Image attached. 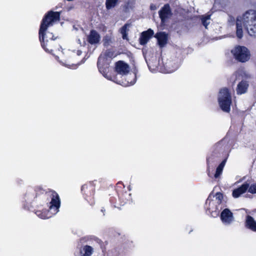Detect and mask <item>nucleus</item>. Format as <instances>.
<instances>
[{
	"label": "nucleus",
	"instance_id": "nucleus-1",
	"mask_svg": "<svg viewBox=\"0 0 256 256\" xmlns=\"http://www.w3.org/2000/svg\"><path fill=\"white\" fill-rule=\"evenodd\" d=\"M60 18V12H49L43 18L39 30V38L41 42L42 46L46 51H50L46 48L48 42L50 40H52L56 38H54V36L52 33L47 31L48 28L52 26L56 22H58Z\"/></svg>",
	"mask_w": 256,
	"mask_h": 256
},
{
	"label": "nucleus",
	"instance_id": "nucleus-2",
	"mask_svg": "<svg viewBox=\"0 0 256 256\" xmlns=\"http://www.w3.org/2000/svg\"><path fill=\"white\" fill-rule=\"evenodd\" d=\"M242 24L250 36H256V11L248 10L242 16L237 18L236 34L239 38L243 36Z\"/></svg>",
	"mask_w": 256,
	"mask_h": 256
},
{
	"label": "nucleus",
	"instance_id": "nucleus-3",
	"mask_svg": "<svg viewBox=\"0 0 256 256\" xmlns=\"http://www.w3.org/2000/svg\"><path fill=\"white\" fill-rule=\"evenodd\" d=\"M116 56V54L110 50H107L103 54H101L98 58V66L100 72L103 76L109 78L107 76L106 72L108 70V64L110 59Z\"/></svg>",
	"mask_w": 256,
	"mask_h": 256
},
{
	"label": "nucleus",
	"instance_id": "nucleus-4",
	"mask_svg": "<svg viewBox=\"0 0 256 256\" xmlns=\"http://www.w3.org/2000/svg\"><path fill=\"white\" fill-rule=\"evenodd\" d=\"M218 102L221 109L225 112L230 111V106L232 103V98L228 90L222 88L219 92Z\"/></svg>",
	"mask_w": 256,
	"mask_h": 256
},
{
	"label": "nucleus",
	"instance_id": "nucleus-5",
	"mask_svg": "<svg viewBox=\"0 0 256 256\" xmlns=\"http://www.w3.org/2000/svg\"><path fill=\"white\" fill-rule=\"evenodd\" d=\"M231 52L236 60L242 62L248 61L250 58V52L245 46H236L231 50Z\"/></svg>",
	"mask_w": 256,
	"mask_h": 256
},
{
	"label": "nucleus",
	"instance_id": "nucleus-6",
	"mask_svg": "<svg viewBox=\"0 0 256 256\" xmlns=\"http://www.w3.org/2000/svg\"><path fill=\"white\" fill-rule=\"evenodd\" d=\"M160 18L162 22L164 24L166 20L172 16V12L168 4H166L158 12Z\"/></svg>",
	"mask_w": 256,
	"mask_h": 256
},
{
	"label": "nucleus",
	"instance_id": "nucleus-7",
	"mask_svg": "<svg viewBox=\"0 0 256 256\" xmlns=\"http://www.w3.org/2000/svg\"><path fill=\"white\" fill-rule=\"evenodd\" d=\"M50 210L51 213L53 214H56L60 206V200L58 194L54 192L52 194V200L50 202Z\"/></svg>",
	"mask_w": 256,
	"mask_h": 256
},
{
	"label": "nucleus",
	"instance_id": "nucleus-8",
	"mask_svg": "<svg viewBox=\"0 0 256 256\" xmlns=\"http://www.w3.org/2000/svg\"><path fill=\"white\" fill-rule=\"evenodd\" d=\"M220 218L224 224H230L234 220L232 213L228 208L224 210L220 214Z\"/></svg>",
	"mask_w": 256,
	"mask_h": 256
},
{
	"label": "nucleus",
	"instance_id": "nucleus-9",
	"mask_svg": "<svg viewBox=\"0 0 256 256\" xmlns=\"http://www.w3.org/2000/svg\"><path fill=\"white\" fill-rule=\"evenodd\" d=\"M154 34L153 30L150 28L148 30L141 33L139 38L140 44L142 45L146 44L152 38Z\"/></svg>",
	"mask_w": 256,
	"mask_h": 256
},
{
	"label": "nucleus",
	"instance_id": "nucleus-10",
	"mask_svg": "<svg viewBox=\"0 0 256 256\" xmlns=\"http://www.w3.org/2000/svg\"><path fill=\"white\" fill-rule=\"evenodd\" d=\"M129 66L122 61H118L116 64V72L122 75H126L129 72Z\"/></svg>",
	"mask_w": 256,
	"mask_h": 256
},
{
	"label": "nucleus",
	"instance_id": "nucleus-11",
	"mask_svg": "<svg viewBox=\"0 0 256 256\" xmlns=\"http://www.w3.org/2000/svg\"><path fill=\"white\" fill-rule=\"evenodd\" d=\"M154 37L157 38L158 46L163 48L168 42V36L165 32H159L156 34Z\"/></svg>",
	"mask_w": 256,
	"mask_h": 256
},
{
	"label": "nucleus",
	"instance_id": "nucleus-12",
	"mask_svg": "<svg viewBox=\"0 0 256 256\" xmlns=\"http://www.w3.org/2000/svg\"><path fill=\"white\" fill-rule=\"evenodd\" d=\"M100 36L95 30H92L88 37V41L92 44H96L100 40Z\"/></svg>",
	"mask_w": 256,
	"mask_h": 256
},
{
	"label": "nucleus",
	"instance_id": "nucleus-13",
	"mask_svg": "<svg viewBox=\"0 0 256 256\" xmlns=\"http://www.w3.org/2000/svg\"><path fill=\"white\" fill-rule=\"evenodd\" d=\"M248 187L249 184L248 182L244 183L240 187L233 190L232 196L235 198H238L241 194L248 190Z\"/></svg>",
	"mask_w": 256,
	"mask_h": 256
},
{
	"label": "nucleus",
	"instance_id": "nucleus-14",
	"mask_svg": "<svg viewBox=\"0 0 256 256\" xmlns=\"http://www.w3.org/2000/svg\"><path fill=\"white\" fill-rule=\"evenodd\" d=\"M246 226L253 232H256V221L250 216H247L246 219Z\"/></svg>",
	"mask_w": 256,
	"mask_h": 256
},
{
	"label": "nucleus",
	"instance_id": "nucleus-15",
	"mask_svg": "<svg viewBox=\"0 0 256 256\" xmlns=\"http://www.w3.org/2000/svg\"><path fill=\"white\" fill-rule=\"evenodd\" d=\"M248 84L246 81H242L240 82L237 86L236 92L238 94H242L246 92Z\"/></svg>",
	"mask_w": 256,
	"mask_h": 256
},
{
	"label": "nucleus",
	"instance_id": "nucleus-16",
	"mask_svg": "<svg viewBox=\"0 0 256 256\" xmlns=\"http://www.w3.org/2000/svg\"><path fill=\"white\" fill-rule=\"evenodd\" d=\"M126 78L128 79L127 83H124L123 84H122L124 86H128L130 85H132L136 82V76L134 74L130 76H128L126 77Z\"/></svg>",
	"mask_w": 256,
	"mask_h": 256
},
{
	"label": "nucleus",
	"instance_id": "nucleus-17",
	"mask_svg": "<svg viewBox=\"0 0 256 256\" xmlns=\"http://www.w3.org/2000/svg\"><path fill=\"white\" fill-rule=\"evenodd\" d=\"M226 160H223L218 166L216 170V172L214 174V177L216 178H218L220 175L222 174L223 168L224 166V165L226 164Z\"/></svg>",
	"mask_w": 256,
	"mask_h": 256
},
{
	"label": "nucleus",
	"instance_id": "nucleus-18",
	"mask_svg": "<svg viewBox=\"0 0 256 256\" xmlns=\"http://www.w3.org/2000/svg\"><path fill=\"white\" fill-rule=\"evenodd\" d=\"M201 20L202 24L204 26L207 28L208 26L210 23V15L208 14L206 16H201Z\"/></svg>",
	"mask_w": 256,
	"mask_h": 256
},
{
	"label": "nucleus",
	"instance_id": "nucleus-19",
	"mask_svg": "<svg viewBox=\"0 0 256 256\" xmlns=\"http://www.w3.org/2000/svg\"><path fill=\"white\" fill-rule=\"evenodd\" d=\"M83 250L84 253L82 256H91L93 252L92 248L89 246H84Z\"/></svg>",
	"mask_w": 256,
	"mask_h": 256
},
{
	"label": "nucleus",
	"instance_id": "nucleus-20",
	"mask_svg": "<svg viewBox=\"0 0 256 256\" xmlns=\"http://www.w3.org/2000/svg\"><path fill=\"white\" fill-rule=\"evenodd\" d=\"M117 1L118 0H106V8L110 10L114 8L117 3Z\"/></svg>",
	"mask_w": 256,
	"mask_h": 256
},
{
	"label": "nucleus",
	"instance_id": "nucleus-21",
	"mask_svg": "<svg viewBox=\"0 0 256 256\" xmlns=\"http://www.w3.org/2000/svg\"><path fill=\"white\" fill-rule=\"evenodd\" d=\"M129 25L126 24H124L120 29V32L122 34V36L124 39H126L127 38V34L126 32L128 31V26Z\"/></svg>",
	"mask_w": 256,
	"mask_h": 256
},
{
	"label": "nucleus",
	"instance_id": "nucleus-22",
	"mask_svg": "<svg viewBox=\"0 0 256 256\" xmlns=\"http://www.w3.org/2000/svg\"><path fill=\"white\" fill-rule=\"evenodd\" d=\"M248 192L251 194H256V184L249 185Z\"/></svg>",
	"mask_w": 256,
	"mask_h": 256
},
{
	"label": "nucleus",
	"instance_id": "nucleus-23",
	"mask_svg": "<svg viewBox=\"0 0 256 256\" xmlns=\"http://www.w3.org/2000/svg\"><path fill=\"white\" fill-rule=\"evenodd\" d=\"M36 214L42 219L48 218L51 217V216H46L45 214L40 211L37 212Z\"/></svg>",
	"mask_w": 256,
	"mask_h": 256
},
{
	"label": "nucleus",
	"instance_id": "nucleus-24",
	"mask_svg": "<svg viewBox=\"0 0 256 256\" xmlns=\"http://www.w3.org/2000/svg\"><path fill=\"white\" fill-rule=\"evenodd\" d=\"M216 198L218 200V203L220 204L222 202V200L223 198L222 194L220 192H217L216 194Z\"/></svg>",
	"mask_w": 256,
	"mask_h": 256
},
{
	"label": "nucleus",
	"instance_id": "nucleus-25",
	"mask_svg": "<svg viewBox=\"0 0 256 256\" xmlns=\"http://www.w3.org/2000/svg\"><path fill=\"white\" fill-rule=\"evenodd\" d=\"M150 10H156L157 8L156 6L154 4H151L150 6Z\"/></svg>",
	"mask_w": 256,
	"mask_h": 256
},
{
	"label": "nucleus",
	"instance_id": "nucleus-26",
	"mask_svg": "<svg viewBox=\"0 0 256 256\" xmlns=\"http://www.w3.org/2000/svg\"><path fill=\"white\" fill-rule=\"evenodd\" d=\"M231 20L232 22H234V19L233 17H230V21Z\"/></svg>",
	"mask_w": 256,
	"mask_h": 256
},
{
	"label": "nucleus",
	"instance_id": "nucleus-27",
	"mask_svg": "<svg viewBox=\"0 0 256 256\" xmlns=\"http://www.w3.org/2000/svg\"><path fill=\"white\" fill-rule=\"evenodd\" d=\"M81 52H78V54L80 55Z\"/></svg>",
	"mask_w": 256,
	"mask_h": 256
},
{
	"label": "nucleus",
	"instance_id": "nucleus-28",
	"mask_svg": "<svg viewBox=\"0 0 256 256\" xmlns=\"http://www.w3.org/2000/svg\"><path fill=\"white\" fill-rule=\"evenodd\" d=\"M246 76L249 78V77H250V74H248Z\"/></svg>",
	"mask_w": 256,
	"mask_h": 256
}]
</instances>
